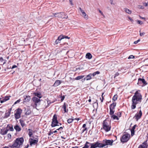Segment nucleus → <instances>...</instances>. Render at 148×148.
Returning <instances> with one entry per match:
<instances>
[{
  "instance_id": "nucleus-14",
  "label": "nucleus",
  "mask_w": 148,
  "mask_h": 148,
  "mask_svg": "<svg viewBox=\"0 0 148 148\" xmlns=\"http://www.w3.org/2000/svg\"><path fill=\"white\" fill-rule=\"evenodd\" d=\"M8 131V130L7 129H6V128L2 129L1 130L0 134L3 135H5L7 134Z\"/></svg>"
},
{
  "instance_id": "nucleus-46",
  "label": "nucleus",
  "mask_w": 148,
  "mask_h": 148,
  "mask_svg": "<svg viewBox=\"0 0 148 148\" xmlns=\"http://www.w3.org/2000/svg\"><path fill=\"white\" fill-rule=\"evenodd\" d=\"M60 98L61 99V101L62 102L64 99L65 96L64 95L61 96Z\"/></svg>"
},
{
  "instance_id": "nucleus-47",
  "label": "nucleus",
  "mask_w": 148,
  "mask_h": 148,
  "mask_svg": "<svg viewBox=\"0 0 148 148\" xmlns=\"http://www.w3.org/2000/svg\"><path fill=\"white\" fill-rule=\"evenodd\" d=\"M21 101V100L20 99H18L14 102V104L15 105L17 103H19Z\"/></svg>"
},
{
  "instance_id": "nucleus-58",
  "label": "nucleus",
  "mask_w": 148,
  "mask_h": 148,
  "mask_svg": "<svg viewBox=\"0 0 148 148\" xmlns=\"http://www.w3.org/2000/svg\"><path fill=\"white\" fill-rule=\"evenodd\" d=\"M17 67V66H16V65H13L12 66V68H12V69H13L15 68H16V67Z\"/></svg>"
},
{
  "instance_id": "nucleus-49",
  "label": "nucleus",
  "mask_w": 148,
  "mask_h": 148,
  "mask_svg": "<svg viewBox=\"0 0 148 148\" xmlns=\"http://www.w3.org/2000/svg\"><path fill=\"white\" fill-rule=\"evenodd\" d=\"M137 21V23H138V24H139L140 25H142L143 24V22L141 21L138 20Z\"/></svg>"
},
{
  "instance_id": "nucleus-38",
  "label": "nucleus",
  "mask_w": 148,
  "mask_h": 148,
  "mask_svg": "<svg viewBox=\"0 0 148 148\" xmlns=\"http://www.w3.org/2000/svg\"><path fill=\"white\" fill-rule=\"evenodd\" d=\"M57 131H56V130H55L53 132H52L51 130H50L49 132L48 135H50L54 133H57Z\"/></svg>"
},
{
  "instance_id": "nucleus-53",
  "label": "nucleus",
  "mask_w": 148,
  "mask_h": 148,
  "mask_svg": "<svg viewBox=\"0 0 148 148\" xmlns=\"http://www.w3.org/2000/svg\"><path fill=\"white\" fill-rule=\"evenodd\" d=\"M131 135L132 136H133L134 134V133L135 132V131H133L132 130H131Z\"/></svg>"
},
{
  "instance_id": "nucleus-55",
  "label": "nucleus",
  "mask_w": 148,
  "mask_h": 148,
  "mask_svg": "<svg viewBox=\"0 0 148 148\" xmlns=\"http://www.w3.org/2000/svg\"><path fill=\"white\" fill-rule=\"evenodd\" d=\"M73 1L72 0H69V2L70 4L71 5H73V4L72 2Z\"/></svg>"
},
{
  "instance_id": "nucleus-18",
  "label": "nucleus",
  "mask_w": 148,
  "mask_h": 148,
  "mask_svg": "<svg viewBox=\"0 0 148 148\" xmlns=\"http://www.w3.org/2000/svg\"><path fill=\"white\" fill-rule=\"evenodd\" d=\"M68 105H66V103H64V104L63 105L62 108L63 109L64 111V113H67L68 112V109H66V107H67Z\"/></svg>"
},
{
  "instance_id": "nucleus-25",
  "label": "nucleus",
  "mask_w": 148,
  "mask_h": 148,
  "mask_svg": "<svg viewBox=\"0 0 148 148\" xmlns=\"http://www.w3.org/2000/svg\"><path fill=\"white\" fill-rule=\"evenodd\" d=\"M92 57V56L91 54L90 53H88L86 54V57L87 58H88L89 59H91Z\"/></svg>"
},
{
  "instance_id": "nucleus-12",
  "label": "nucleus",
  "mask_w": 148,
  "mask_h": 148,
  "mask_svg": "<svg viewBox=\"0 0 148 148\" xmlns=\"http://www.w3.org/2000/svg\"><path fill=\"white\" fill-rule=\"evenodd\" d=\"M32 100L34 102V104L37 105V103L40 101V100L36 97H33L32 99Z\"/></svg>"
},
{
  "instance_id": "nucleus-60",
  "label": "nucleus",
  "mask_w": 148,
  "mask_h": 148,
  "mask_svg": "<svg viewBox=\"0 0 148 148\" xmlns=\"http://www.w3.org/2000/svg\"><path fill=\"white\" fill-rule=\"evenodd\" d=\"M84 129L82 130V133H83L85 131H86L87 130V128L85 127L84 128Z\"/></svg>"
},
{
  "instance_id": "nucleus-9",
  "label": "nucleus",
  "mask_w": 148,
  "mask_h": 148,
  "mask_svg": "<svg viewBox=\"0 0 148 148\" xmlns=\"http://www.w3.org/2000/svg\"><path fill=\"white\" fill-rule=\"evenodd\" d=\"M114 141L113 140H107L105 139L102 141V143H103L104 147L106 145H112Z\"/></svg>"
},
{
  "instance_id": "nucleus-35",
  "label": "nucleus",
  "mask_w": 148,
  "mask_h": 148,
  "mask_svg": "<svg viewBox=\"0 0 148 148\" xmlns=\"http://www.w3.org/2000/svg\"><path fill=\"white\" fill-rule=\"evenodd\" d=\"M100 73V72L98 71L94 72L92 74L93 76H95L96 74H99Z\"/></svg>"
},
{
  "instance_id": "nucleus-11",
  "label": "nucleus",
  "mask_w": 148,
  "mask_h": 148,
  "mask_svg": "<svg viewBox=\"0 0 148 148\" xmlns=\"http://www.w3.org/2000/svg\"><path fill=\"white\" fill-rule=\"evenodd\" d=\"M142 115V111L141 110H140L139 111L138 113L136 114L134 118L135 117V119L137 121L139 119L141 118Z\"/></svg>"
},
{
  "instance_id": "nucleus-28",
  "label": "nucleus",
  "mask_w": 148,
  "mask_h": 148,
  "mask_svg": "<svg viewBox=\"0 0 148 148\" xmlns=\"http://www.w3.org/2000/svg\"><path fill=\"white\" fill-rule=\"evenodd\" d=\"M82 16H84L85 19H87L88 18V15H86L85 12L84 11L82 12Z\"/></svg>"
},
{
  "instance_id": "nucleus-44",
  "label": "nucleus",
  "mask_w": 148,
  "mask_h": 148,
  "mask_svg": "<svg viewBox=\"0 0 148 148\" xmlns=\"http://www.w3.org/2000/svg\"><path fill=\"white\" fill-rule=\"evenodd\" d=\"M89 146H90V148H96L92 143H90Z\"/></svg>"
},
{
  "instance_id": "nucleus-37",
  "label": "nucleus",
  "mask_w": 148,
  "mask_h": 148,
  "mask_svg": "<svg viewBox=\"0 0 148 148\" xmlns=\"http://www.w3.org/2000/svg\"><path fill=\"white\" fill-rule=\"evenodd\" d=\"M142 145H145V147L146 148H147V147H148V145L147 144V141L146 140L144 141Z\"/></svg>"
},
{
  "instance_id": "nucleus-57",
  "label": "nucleus",
  "mask_w": 148,
  "mask_h": 148,
  "mask_svg": "<svg viewBox=\"0 0 148 148\" xmlns=\"http://www.w3.org/2000/svg\"><path fill=\"white\" fill-rule=\"evenodd\" d=\"M8 137L9 138H11V135L10 134H8L7 135Z\"/></svg>"
},
{
  "instance_id": "nucleus-22",
  "label": "nucleus",
  "mask_w": 148,
  "mask_h": 148,
  "mask_svg": "<svg viewBox=\"0 0 148 148\" xmlns=\"http://www.w3.org/2000/svg\"><path fill=\"white\" fill-rule=\"evenodd\" d=\"M90 143L86 141L85 144L84 145V146L82 147V148H89V146H90Z\"/></svg>"
},
{
  "instance_id": "nucleus-3",
  "label": "nucleus",
  "mask_w": 148,
  "mask_h": 148,
  "mask_svg": "<svg viewBox=\"0 0 148 148\" xmlns=\"http://www.w3.org/2000/svg\"><path fill=\"white\" fill-rule=\"evenodd\" d=\"M103 130L106 132H108L111 130V126L110 124L108 122L106 119L103 121Z\"/></svg>"
},
{
  "instance_id": "nucleus-21",
  "label": "nucleus",
  "mask_w": 148,
  "mask_h": 148,
  "mask_svg": "<svg viewBox=\"0 0 148 148\" xmlns=\"http://www.w3.org/2000/svg\"><path fill=\"white\" fill-rule=\"evenodd\" d=\"M61 83V82L60 80H57L55 81L53 86L54 87H56L60 84Z\"/></svg>"
},
{
  "instance_id": "nucleus-54",
  "label": "nucleus",
  "mask_w": 148,
  "mask_h": 148,
  "mask_svg": "<svg viewBox=\"0 0 148 148\" xmlns=\"http://www.w3.org/2000/svg\"><path fill=\"white\" fill-rule=\"evenodd\" d=\"M128 18L129 19L130 21L133 23L134 22L133 20L130 17L128 16Z\"/></svg>"
},
{
  "instance_id": "nucleus-13",
  "label": "nucleus",
  "mask_w": 148,
  "mask_h": 148,
  "mask_svg": "<svg viewBox=\"0 0 148 148\" xmlns=\"http://www.w3.org/2000/svg\"><path fill=\"white\" fill-rule=\"evenodd\" d=\"M58 120H52L51 126L52 127H54L56 126H59V125H58Z\"/></svg>"
},
{
  "instance_id": "nucleus-42",
  "label": "nucleus",
  "mask_w": 148,
  "mask_h": 148,
  "mask_svg": "<svg viewBox=\"0 0 148 148\" xmlns=\"http://www.w3.org/2000/svg\"><path fill=\"white\" fill-rule=\"evenodd\" d=\"M0 101L1 103H2L6 101L4 98L3 99L2 98H0Z\"/></svg>"
},
{
  "instance_id": "nucleus-52",
  "label": "nucleus",
  "mask_w": 148,
  "mask_h": 148,
  "mask_svg": "<svg viewBox=\"0 0 148 148\" xmlns=\"http://www.w3.org/2000/svg\"><path fill=\"white\" fill-rule=\"evenodd\" d=\"M53 103V102H51L50 101H47V103L48 104V106H49V105L51 103Z\"/></svg>"
},
{
  "instance_id": "nucleus-26",
  "label": "nucleus",
  "mask_w": 148,
  "mask_h": 148,
  "mask_svg": "<svg viewBox=\"0 0 148 148\" xmlns=\"http://www.w3.org/2000/svg\"><path fill=\"white\" fill-rule=\"evenodd\" d=\"M34 94L35 96H36L38 97L39 98H40L42 97V96L40 92L36 93L35 92Z\"/></svg>"
},
{
  "instance_id": "nucleus-63",
  "label": "nucleus",
  "mask_w": 148,
  "mask_h": 148,
  "mask_svg": "<svg viewBox=\"0 0 148 148\" xmlns=\"http://www.w3.org/2000/svg\"><path fill=\"white\" fill-rule=\"evenodd\" d=\"M79 10H80V12H82L83 11H84V10H83L81 8H80V7H79Z\"/></svg>"
},
{
  "instance_id": "nucleus-51",
  "label": "nucleus",
  "mask_w": 148,
  "mask_h": 148,
  "mask_svg": "<svg viewBox=\"0 0 148 148\" xmlns=\"http://www.w3.org/2000/svg\"><path fill=\"white\" fill-rule=\"evenodd\" d=\"M139 32H140V36H142L144 35L145 34V33L144 32L141 33L140 30Z\"/></svg>"
},
{
  "instance_id": "nucleus-20",
  "label": "nucleus",
  "mask_w": 148,
  "mask_h": 148,
  "mask_svg": "<svg viewBox=\"0 0 148 148\" xmlns=\"http://www.w3.org/2000/svg\"><path fill=\"white\" fill-rule=\"evenodd\" d=\"M110 115L111 116V118L112 120H116L117 121L119 120V118L118 117V116H117L116 115H114V114Z\"/></svg>"
},
{
  "instance_id": "nucleus-23",
  "label": "nucleus",
  "mask_w": 148,
  "mask_h": 148,
  "mask_svg": "<svg viewBox=\"0 0 148 148\" xmlns=\"http://www.w3.org/2000/svg\"><path fill=\"white\" fill-rule=\"evenodd\" d=\"M14 128L17 132H19L21 130V127L17 125L14 126Z\"/></svg>"
},
{
  "instance_id": "nucleus-17",
  "label": "nucleus",
  "mask_w": 148,
  "mask_h": 148,
  "mask_svg": "<svg viewBox=\"0 0 148 148\" xmlns=\"http://www.w3.org/2000/svg\"><path fill=\"white\" fill-rule=\"evenodd\" d=\"M12 108H10L8 110V112L5 113V114L4 118H8L10 116L11 112L12 110Z\"/></svg>"
},
{
  "instance_id": "nucleus-8",
  "label": "nucleus",
  "mask_w": 148,
  "mask_h": 148,
  "mask_svg": "<svg viewBox=\"0 0 148 148\" xmlns=\"http://www.w3.org/2000/svg\"><path fill=\"white\" fill-rule=\"evenodd\" d=\"M137 84L139 86H144L147 84V83L144 79L139 78Z\"/></svg>"
},
{
  "instance_id": "nucleus-2",
  "label": "nucleus",
  "mask_w": 148,
  "mask_h": 148,
  "mask_svg": "<svg viewBox=\"0 0 148 148\" xmlns=\"http://www.w3.org/2000/svg\"><path fill=\"white\" fill-rule=\"evenodd\" d=\"M24 141L22 137L17 138L14 141L13 144L9 146L10 148H20V146L22 145Z\"/></svg>"
},
{
  "instance_id": "nucleus-45",
  "label": "nucleus",
  "mask_w": 148,
  "mask_h": 148,
  "mask_svg": "<svg viewBox=\"0 0 148 148\" xmlns=\"http://www.w3.org/2000/svg\"><path fill=\"white\" fill-rule=\"evenodd\" d=\"M137 126V125H135L132 127V129H131V130H133V131H135V128Z\"/></svg>"
},
{
  "instance_id": "nucleus-59",
  "label": "nucleus",
  "mask_w": 148,
  "mask_h": 148,
  "mask_svg": "<svg viewBox=\"0 0 148 148\" xmlns=\"http://www.w3.org/2000/svg\"><path fill=\"white\" fill-rule=\"evenodd\" d=\"M4 61V59L2 57H0V61L1 62H2Z\"/></svg>"
},
{
  "instance_id": "nucleus-24",
  "label": "nucleus",
  "mask_w": 148,
  "mask_h": 148,
  "mask_svg": "<svg viewBox=\"0 0 148 148\" xmlns=\"http://www.w3.org/2000/svg\"><path fill=\"white\" fill-rule=\"evenodd\" d=\"M62 39V38H61L60 36L58 37V38L55 41V44L56 45L58 44L59 43H60V41Z\"/></svg>"
},
{
  "instance_id": "nucleus-39",
  "label": "nucleus",
  "mask_w": 148,
  "mask_h": 148,
  "mask_svg": "<svg viewBox=\"0 0 148 148\" xmlns=\"http://www.w3.org/2000/svg\"><path fill=\"white\" fill-rule=\"evenodd\" d=\"M116 114L117 116H118V117L119 118L121 116V113L120 112H118L116 114Z\"/></svg>"
},
{
  "instance_id": "nucleus-33",
  "label": "nucleus",
  "mask_w": 148,
  "mask_h": 148,
  "mask_svg": "<svg viewBox=\"0 0 148 148\" xmlns=\"http://www.w3.org/2000/svg\"><path fill=\"white\" fill-rule=\"evenodd\" d=\"M60 36L61 38H62V39L64 38H67L68 39H69L70 38V37H68L67 36H66L65 35H60Z\"/></svg>"
},
{
  "instance_id": "nucleus-32",
  "label": "nucleus",
  "mask_w": 148,
  "mask_h": 148,
  "mask_svg": "<svg viewBox=\"0 0 148 148\" xmlns=\"http://www.w3.org/2000/svg\"><path fill=\"white\" fill-rule=\"evenodd\" d=\"M75 120V119L72 118H69L67 120V122L68 123H72L73 121Z\"/></svg>"
},
{
  "instance_id": "nucleus-56",
  "label": "nucleus",
  "mask_w": 148,
  "mask_h": 148,
  "mask_svg": "<svg viewBox=\"0 0 148 148\" xmlns=\"http://www.w3.org/2000/svg\"><path fill=\"white\" fill-rule=\"evenodd\" d=\"M119 73L118 72H117L115 74V75L114 76V77L119 76Z\"/></svg>"
},
{
  "instance_id": "nucleus-50",
  "label": "nucleus",
  "mask_w": 148,
  "mask_h": 148,
  "mask_svg": "<svg viewBox=\"0 0 148 148\" xmlns=\"http://www.w3.org/2000/svg\"><path fill=\"white\" fill-rule=\"evenodd\" d=\"M140 41V39H139L138 40L134 41V43L135 44H137Z\"/></svg>"
},
{
  "instance_id": "nucleus-64",
  "label": "nucleus",
  "mask_w": 148,
  "mask_h": 148,
  "mask_svg": "<svg viewBox=\"0 0 148 148\" xmlns=\"http://www.w3.org/2000/svg\"><path fill=\"white\" fill-rule=\"evenodd\" d=\"M86 124H84L83 125V126H82V127L83 128H85V127H86Z\"/></svg>"
},
{
  "instance_id": "nucleus-29",
  "label": "nucleus",
  "mask_w": 148,
  "mask_h": 148,
  "mask_svg": "<svg viewBox=\"0 0 148 148\" xmlns=\"http://www.w3.org/2000/svg\"><path fill=\"white\" fill-rule=\"evenodd\" d=\"M92 76V74L91 73H90L88 75H87L86 76V77H85L86 79V80H90L91 79V76Z\"/></svg>"
},
{
  "instance_id": "nucleus-41",
  "label": "nucleus",
  "mask_w": 148,
  "mask_h": 148,
  "mask_svg": "<svg viewBox=\"0 0 148 148\" xmlns=\"http://www.w3.org/2000/svg\"><path fill=\"white\" fill-rule=\"evenodd\" d=\"M10 96H6L4 98L5 99V100L6 101L9 100L10 98Z\"/></svg>"
},
{
  "instance_id": "nucleus-16",
  "label": "nucleus",
  "mask_w": 148,
  "mask_h": 148,
  "mask_svg": "<svg viewBox=\"0 0 148 148\" xmlns=\"http://www.w3.org/2000/svg\"><path fill=\"white\" fill-rule=\"evenodd\" d=\"M24 99L23 100V102H29L31 99V98L29 95H25L24 96Z\"/></svg>"
},
{
  "instance_id": "nucleus-19",
  "label": "nucleus",
  "mask_w": 148,
  "mask_h": 148,
  "mask_svg": "<svg viewBox=\"0 0 148 148\" xmlns=\"http://www.w3.org/2000/svg\"><path fill=\"white\" fill-rule=\"evenodd\" d=\"M7 128H8L7 129L8 130V131H13L14 130L13 125L12 124H8L7 125Z\"/></svg>"
},
{
  "instance_id": "nucleus-15",
  "label": "nucleus",
  "mask_w": 148,
  "mask_h": 148,
  "mask_svg": "<svg viewBox=\"0 0 148 148\" xmlns=\"http://www.w3.org/2000/svg\"><path fill=\"white\" fill-rule=\"evenodd\" d=\"M30 140H31L30 142V144L31 146H32V145H35L37 144L38 142V139L36 140L33 138H30Z\"/></svg>"
},
{
  "instance_id": "nucleus-40",
  "label": "nucleus",
  "mask_w": 148,
  "mask_h": 148,
  "mask_svg": "<svg viewBox=\"0 0 148 148\" xmlns=\"http://www.w3.org/2000/svg\"><path fill=\"white\" fill-rule=\"evenodd\" d=\"M57 120V116L56 114H55L53 116L52 120Z\"/></svg>"
},
{
  "instance_id": "nucleus-1",
  "label": "nucleus",
  "mask_w": 148,
  "mask_h": 148,
  "mask_svg": "<svg viewBox=\"0 0 148 148\" xmlns=\"http://www.w3.org/2000/svg\"><path fill=\"white\" fill-rule=\"evenodd\" d=\"M142 96L141 94L137 91H136L132 99V109H134L136 108V105L141 102Z\"/></svg>"
},
{
  "instance_id": "nucleus-5",
  "label": "nucleus",
  "mask_w": 148,
  "mask_h": 148,
  "mask_svg": "<svg viewBox=\"0 0 148 148\" xmlns=\"http://www.w3.org/2000/svg\"><path fill=\"white\" fill-rule=\"evenodd\" d=\"M130 137V135L128 133L123 134L121 138V141L123 143L127 142Z\"/></svg>"
},
{
  "instance_id": "nucleus-31",
  "label": "nucleus",
  "mask_w": 148,
  "mask_h": 148,
  "mask_svg": "<svg viewBox=\"0 0 148 148\" xmlns=\"http://www.w3.org/2000/svg\"><path fill=\"white\" fill-rule=\"evenodd\" d=\"M28 130L29 131L28 133V135L30 137H32V131L33 130L30 129H28ZM32 137H33L32 136Z\"/></svg>"
},
{
  "instance_id": "nucleus-10",
  "label": "nucleus",
  "mask_w": 148,
  "mask_h": 148,
  "mask_svg": "<svg viewBox=\"0 0 148 148\" xmlns=\"http://www.w3.org/2000/svg\"><path fill=\"white\" fill-rule=\"evenodd\" d=\"M100 142L99 141H97L96 142L92 143L96 148L97 147L102 148L104 147L103 143H100Z\"/></svg>"
},
{
  "instance_id": "nucleus-61",
  "label": "nucleus",
  "mask_w": 148,
  "mask_h": 148,
  "mask_svg": "<svg viewBox=\"0 0 148 148\" xmlns=\"http://www.w3.org/2000/svg\"><path fill=\"white\" fill-rule=\"evenodd\" d=\"M104 99V98L103 97H102V98H101V97L100 98V100L101 101V102H103Z\"/></svg>"
},
{
  "instance_id": "nucleus-62",
  "label": "nucleus",
  "mask_w": 148,
  "mask_h": 148,
  "mask_svg": "<svg viewBox=\"0 0 148 148\" xmlns=\"http://www.w3.org/2000/svg\"><path fill=\"white\" fill-rule=\"evenodd\" d=\"M85 80H86V78L85 77V78H84L83 79H82V80H81V81H82V82H84Z\"/></svg>"
},
{
  "instance_id": "nucleus-43",
  "label": "nucleus",
  "mask_w": 148,
  "mask_h": 148,
  "mask_svg": "<svg viewBox=\"0 0 148 148\" xmlns=\"http://www.w3.org/2000/svg\"><path fill=\"white\" fill-rule=\"evenodd\" d=\"M138 148H146L145 147V145H139V146L138 147Z\"/></svg>"
},
{
  "instance_id": "nucleus-36",
  "label": "nucleus",
  "mask_w": 148,
  "mask_h": 148,
  "mask_svg": "<svg viewBox=\"0 0 148 148\" xmlns=\"http://www.w3.org/2000/svg\"><path fill=\"white\" fill-rule=\"evenodd\" d=\"M117 95H114L112 99V100L114 101L113 102L115 101L117 99Z\"/></svg>"
},
{
  "instance_id": "nucleus-34",
  "label": "nucleus",
  "mask_w": 148,
  "mask_h": 148,
  "mask_svg": "<svg viewBox=\"0 0 148 148\" xmlns=\"http://www.w3.org/2000/svg\"><path fill=\"white\" fill-rule=\"evenodd\" d=\"M125 11L126 13L128 14H131L132 12L130 10L127 8L125 9Z\"/></svg>"
},
{
  "instance_id": "nucleus-48",
  "label": "nucleus",
  "mask_w": 148,
  "mask_h": 148,
  "mask_svg": "<svg viewBox=\"0 0 148 148\" xmlns=\"http://www.w3.org/2000/svg\"><path fill=\"white\" fill-rule=\"evenodd\" d=\"M134 56L133 55H130V56L128 58V59H133L134 58Z\"/></svg>"
},
{
  "instance_id": "nucleus-7",
  "label": "nucleus",
  "mask_w": 148,
  "mask_h": 148,
  "mask_svg": "<svg viewBox=\"0 0 148 148\" xmlns=\"http://www.w3.org/2000/svg\"><path fill=\"white\" fill-rule=\"evenodd\" d=\"M15 111L16 112L14 114V117L16 119H18L21 117V114L22 113V110L20 108H18Z\"/></svg>"
},
{
  "instance_id": "nucleus-6",
  "label": "nucleus",
  "mask_w": 148,
  "mask_h": 148,
  "mask_svg": "<svg viewBox=\"0 0 148 148\" xmlns=\"http://www.w3.org/2000/svg\"><path fill=\"white\" fill-rule=\"evenodd\" d=\"M116 103L115 102H113L110 105V115H112L114 114L115 110L114 109L116 106Z\"/></svg>"
},
{
  "instance_id": "nucleus-27",
  "label": "nucleus",
  "mask_w": 148,
  "mask_h": 148,
  "mask_svg": "<svg viewBox=\"0 0 148 148\" xmlns=\"http://www.w3.org/2000/svg\"><path fill=\"white\" fill-rule=\"evenodd\" d=\"M19 121L21 123V125L22 127H23L26 126V124L24 122V121L23 120H22L21 119H20Z\"/></svg>"
},
{
  "instance_id": "nucleus-30",
  "label": "nucleus",
  "mask_w": 148,
  "mask_h": 148,
  "mask_svg": "<svg viewBox=\"0 0 148 148\" xmlns=\"http://www.w3.org/2000/svg\"><path fill=\"white\" fill-rule=\"evenodd\" d=\"M84 77V75H80L76 77L75 78V79L76 80H79L83 78Z\"/></svg>"
},
{
  "instance_id": "nucleus-4",
  "label": "nucleus",
  "mask_w": 148,
  "mask_h": 148,
  "mask_svg": "<svg viewBox=\"0 0 148 148\" xmlns=\"http://www.w3.org/2000/svg\"><path fill=\"white\" fill-rule=\"evenodd\" d=\"M53 14L56 17H58L62 19H66L68 18V16L65 12H64L53 13Z\"/></svg>"
}]
</instances>
